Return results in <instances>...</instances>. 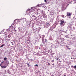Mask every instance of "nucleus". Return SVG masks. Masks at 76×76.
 I'll use <instances>...</instances> for the list:
<instances>
[{
    "mask_svg": "<svg viewBox=\"0 0 76 76\" xmlns=\"http://www.w3.org/2000/svg\"><path fill=\"white\" fill-rule=\"evenodd\" d=\"M8 38H10L11 37H10V35H8Z\"/></svg>",
    "mask_w": 76,
    "mask_h": 76,
    "instance_id": "nucleus-11",
    "label": "nucleus"
},
{
    "mask_svg": "<svg viewBox=\"0 0 76 76\" xmlns=\"http://www.w3.org/2000/svg\"><path fill=\"white\" fill-rule=\"evenodd\" d=\"M35 66H37V67H38V65L37 64H36V65H35Z\"/></svg>",
    "mask_w": 76,
    "mask_h": 76,
    "instance_id": "nucleus-14",
    "label": "nucleus"
},
{
    "mask_svg": "<svg viewBox=\"0 0 76 76\" xmlns=\"http://www.w3.org/2000/svg\"><path fill=\"white\" fill-rule=\"evenodd\" d=\"M4 46V44H2L1 46H0V48H2Z\"/></svg>",
    "mask_w": 76,
    "mask_h": 76,
    "instance_id": "nucleus-7",
    "label": "nucleus"
},
{
    "mask_svg": "<svg viewBox=\"0 0 76 76\" xmlns=\"http://www.w3.org/2000/svg\"><path fill=\"white\" fill-rule=\"evenodd\" d=\"M30 10H31L28 9L27 12H27V13L25 15H30V13H31L29 12V11H30Z\"/></svg>",
    "mask_w": 76,
    "mask_h": 76,
    "instance_id": "nucleus-3",
    "label": "nucleus"
},
{
    "mask_svg": "<svg viewBox=\"0 0 76 76\" xmlns=\"http://www.w3.org/2000/svg\"><path fill=\"white\" fill-rule=\"evenodd\" d=\"M67 16H71V13H68L67 14Z\"/></svg>",
    "mask_w": 76,
    "mask_h": 76,
    "instance_id": "nucleus-6",
    "label": "nucleus"
},
{
    "mask_svg": "<svg viewBox=\"0 0 76 76\" xmlns=\"http://www.w3.org/2000/svg\"><path fill=\"white\" fill-rule=\"evenodd\" d=\"M64 40V39H63Z\"/></svg>",
    "mask_w": 76,
    "mask_h": 76,
    "instance_id": "nucleus-32",
    "label": "nucleus"
},
{
    "mask_svg": "<svg viewBox=\"0 0 76 76\" xmlns=\"http://www.w3.org/2000/svg\"><path fill=\"white\" fill-rule=\"evenodd\" d=\"M14 29H15V28H14Z\"/></svg>",
    "mask_w": 76,
    "mask_h": 76,
    "instance_id": "nucleus-36",
    "label": "nucleus"
},
{
    "mask_svg": "<svg viewBox=\"0 0 76 76\" xmlns=\"http://www.w3.org/2000/svg\"><path fill=\"white\" fill-rule=\"evenodd\" d=\"M53 66H54V64H52Z\"/></svg>",
    "mask_w": 76,
    "mask_h": 76,
    "instance_id": "nucleus-25",
    "label": "nucleus"
},
{
    "mask_svg": "<svg viewBox=\"0 0 76 76\" xmlns=\"http://www.w3.org/2000/svg\"><path fill=\"white\" fill-rule=\"evenodd\" d=\"M15 21H16V20H14V22H15Z\"/></svg>",
    "mask_w": 76,
    "mask_h": 76,
    "instance_id": "nucleus-30",
    "label": "nucleus"
},
{
    "mask_svg": "<svg viewBox=\"0 0 76 76\" xmlns=\"http://www.w3.org/2000/svg\"><path fill=\"white\" fill-rule=\"evenodd\" d=\"M50 37H49V38H50Z\"/></svg>",
    "mask_w": 76,
    "mask_h": 76,
    "instance_id": "nucleus-40",
    "label": "nucleus"
},
{
    "mask_svg": "<svg viewBox=\"0 0 76 76\" xmlns=\"http://www.w3.org/2000/svg\"><path fill=\"white\" fill-rule=\"evenodd\" d=\"M39 72V71H38V72Z\"/></svg>",
    "mask_w": 76,
    "mask_h": 76,
    "instance_id": "nucleus-31",
    "label": "nucleus"
},
{
    "mask_svg": "<svg viewBox=\"0 0 76 76\" xmlns=\"http://www.w3.org/2000/svg\"><path fill=\"white\" fill-rule=\"evenodd\" d=\"M46 1H47L46 0H44L45 2H46Z\"/></svg>",
    "mask_w": 76,
    "mask_h": 76,
    "instance_id": "nucleus-21",
    "label": "nucleus"
},
{
    "mask_svg": "<svg viewBox=\"0 0 76 76\" xmlns=\"http://www.w3.org/2000/svg\"><path fill=\"white\" fill-rule=\"evenodd\" d=\"M42 37H42V39H43L44 38L45 36L44 35H42Z\"/></svg>",
    "mask_w": 76,
    "mask_h": 76,
    "instance_id": "nucleus-9",
    "label": "nucleus"
},
{
    "mask_svg": "<svg viewBox=\"0 0 76 76\" xmlns=\"http://www.w3.org/2000/svg\"><path fill=\"white\" fill-rule=\"evenodd\" d=\"M27 64L28 66H29V63H27Z\"/></svg>",
    "mask_w": 76,
    "mask_h": 76,
    "instance_id": "nucleus-18",
    "label": "nucleus"
},
{
    "mask_svg": "<svg viewBox=\"0 0 76 76\" xmlns=\"http://www.w3.org/2000/svg\"><path fill=\"white\" fill-rule=\"evenodd\" d=\"M31 10H33V8L32 7L31 8Z\"/></svg>",
    "mask_w": 76,
    "mask_h": 76,
    "instance_id": "nucleus-22",
    "label": "nucleus"
},
{
    "mask_svg": "<svg viewBox=\"0 0 76 76\" xmlns=\"http://www.w3.org/2000/svg\"><path fill=\"white\" fill-rule=\"evenodd\" d=\"M50 25V24L49 23H46V24L45 25V26L46 28H48L49 26Z\"/></svg>",
    "mask_w": 76,
    "mask_h": 76,
    "instance_id": "nucleus-4",
    "label": "nucleus"
},
{
    "mask_svg": "<svg viewBox=\"0 0 76 76\" xmlns=\"http://www.w3.org/2000/svg\"><path fill=\"white\" fill-rule=\"evenodd\" d=\"M66 47H67V48H68L69 47V46H66Z\"/></svg>",
    "mask_w": 76,
    "mask_h": 76,
    "instance_id": "nucleus-27",
    "label": "nucleus"
},
{
    "mask_svg": "<svg viewBox=\"0 0 76 76\" xmlns=\"http://www.w3.org/2000/svg\"><path fill=\"white\" fill-rule=\"evenodd\" d=\"M4 61H3L2 62L1 64L2 63H3L4 62Z\"/></svg>",
    "mask_w": 76,
    "mask_h": 76,
    "instance_id": "nucleus-17",
    "label": "nucleus"
},
{
    "mask_svg": "<svg viewBox=\"0 0 76 76\" xmlns=\"http://www.w3.org/2000/svg\"><path fill=\"white\" fill-rule=\"evenodd\" d=\"M45 42H47V39H45Z\"/></svg>",
    "mask_w": 76,
    "mask_h": 76,
    "instance_id": "nucleus-15",
    "label": "nucleus"
},
{
    "mask_svg": "<svg viewBox=\"0 0 76 76\" xmlns=\"http://www.w3.org/2000/svg\"><path fill=\"white\" fill-rule=\"evenodd\" d=\"M48 66H50V63L48 62Z\"/></svg>",
    "mask_w": 76,
    "mask_h": 76,
    "instance_id": "nucleus-10",
    "label": "nucleus"
},
{
    "mask_svg": "<svg viewBox=\"0 0 76 76\" xmlns=\"http://www.w3.org/2000/svg\"><path fill=\"white\" fill-rule=\"evenodd\" d=\"M12 45H13V44H12Z\"/></svg>",
    "mask_w": 76,
    "mask_h": 76,
    "instance_id": "nucleus-39",
    "label": "nucleus"
},
{
    "mask_svg": "<svg viewBox=\"0 0 76 76\" xmlns=\"http://www.w3.org/2000/svg\"><path fill=\"white\" fill-rule=\"evenodd\" d=\"M74 68L75 69H76V65L74 66Z\"/></svg>",
    "mask_w": 76,
    "mask_h": 76,
    "instance_id": "nucleus-16",
    "label": "nucleus"
},
{
    "mask_svg": "<svg viewBox=\"0 0 76 76\" xmlns=\"http://www.w3.org/2000/svg\"><path fill=\"white\" fill-rule=\"evenodd\" d=\"M66 10V8L64 7H63L62 8V10Z\"/></svg>",
    "mask_w": 76,
    "mask_h": 76,
    "instance_id": "nucleus-8",
    "label": "nucleus"
},
{
    "mask_svg": "<svg viewBox=\"0 0 76 76\" xmlns=\"http://www.w3.org/2000/svg\"><path fill=\"white\" fill-rule=\"evenodd\" d=\"M58 30H59V31H60V30H59V29H58Z\"/></svg>",
    "mask_w": 76,
    "mask_h": 76,
    "instance_id": "nucleus-34",
    "label": "nucleus"
},
{
    "mask_svg": "<svg viewBox=\"0 0 76 76\" xmlns=\"http://www.w3.org/2000/svg\"><path fill=\"white\" fill-rule=\"evenodd\" d=\"M30 16L31 18V19H32V20H35L36 19V17H35V16L31 14L30 15Z\"/></svg>",
    "mask_w": 76,
    "mask_h": 76,
    "instance_id": "nucleus-1",
    "label": "nucleus"
},
{
    "mask_svg": "<svg viewBox=\"0 0 76 76\" xmlns=\"http://www.w3.org/2000/svg\"><path fill=\"white\" fill-rule=\"evenodd\" d=\"M0 66L1 67H2V68H6V66H1V64Z\"/></svg>",
    "mask_w": 76,
    "mask_h": 76,
    "instance_id": "nucleus-5",
    "label": "nucleus"
},
{
    "mask_svg": "<svg viewBox=\"0 0 76 76\" xmlns=\"http://www.w3.org/2000/svg\"><path fill=\"white\" fill-rule=\"evenodd\" d=\"M60 25L61 26H63L64 25V20H62L60 21Z\"/></svg>",
    "mask_w": 76,
    "mask_h": 76,
    "instance_id": "nucleus-2",
    "label": "nucleus"
},
{
    "mask_svg": "<svg viewBox=\"0 0 76 76\" xmlns=\"http://www.w3.org/2000/svg\"><path fill=\"white\" fill-rule=\"evenodd\" d=\"M69 50H70V49L69 48Z\"/></svg>",
    "mask_w": 76,
    "mask_h": 76,
    "instance_id": "nucleus-35",
    "label": "nucleus"
},
{
    "mask_svg": "<svg viewBox=\"0 0 76 76\" xmlns=\"http://www.w3.org/2000/svg\"><path fill=\"white\" fill-rule=\"evenodd\" d=\"M54 60H52V61L51 62H52V63H53V62H54Z\"/></svg>",
    "mask_w": 76,
    "mask_h": 76,
    "instance_id": "nucleus-12",
    "label": "nucleus"
},
{
    "mask_svg": "<svg viewBox=\"0 0 76 76\" xmlns=\"http://www.w3.org/2000/svg\"><path fill=\"white\" fill-rule=\"evenodd\" d=\"M25 21H26V20H25Z\"/></svg>",
    "mask_w": 76,
    "mask_h": 76,
    "instance_id": "nucleus-26",
    "label": "nucleus"
},
{
    "mask_svg": "<svg viewBox=\"0 0 76 76\" xmlns=\"http://www.w3.org/2000/svg\"><path fill=\"white\" fill-rule=\"evenodd\" d=\"M58 30H59V31H60V30H59V29H58Z\"/></svg>",
    "mask_w": 76,
    "mask_h": 76,
    "instance_id": "nucleus-33",
    "label": "nucleus"
},
{
    "mask_svg": "<svg viewBox=\"0 0 76 76\" xmlns=\"http://www.w3.org/2000/svg\"><path fill=\"white\" fill-rule=\"evenodd\" d=\"M45 7H46V6Z\"/></svg>",
    "mask_w": 76,
    "mask_h": 76,
    "instance_id": "nucleus-37",
    "label": "nucleus"
},
{
    "mask_svg": "<svg viewBox=\"0 0 76 76\" xmlns=\"http://www.w3.org/2000/svg\"><path fill=\"white\" fill-rule=\"evenodd\" d=\"M62 18H64V15H62Z\"/></svg>",
    "mask_w": 76,
    "mask_h": 76,
    "instance_id": "nucleus-20",
    "label": "nucleus"
},
{
    "mask_svg": "<svg viewBox=\"0 0 76 76\" xmlns=\"http://www.w3.org/2000/svg\"><path fill=\"white\" fill-rule=\"evenodd\" d=\"M41 13H42V12H41Z\"/></svg>",
    "mask_w": 76,
    "mask_h": 76,
    "instance_id": "nucleus-28",
    "label": "nucleus"
},
{
    "mask_svg": "<svg viewBox=\"0 0 76 76\" xmlns=\"http://www.w3.org/2000/svg\"><path fill=\"white\" fill-rule=\"evenodd\" d=\"M71 59H73V58L71 57Z\"/></svg>",
    "mask_w": 76,
    "mask_h": 76,
    "instance_id": "nucleus-24",
    "label": "nucleus"
},
{
    "mask_svg": "<svg viewBox=\"0 0 76 76\" xmlns=\"http://www.w3.org/2000/svg\"><path fill=\"white\" fill-rule=\"evenodd\" d=\"M40 38H41V36H40Z\"/></svg>",
    "mask_w": 76,
    "mask_h": 76,
    "instance_id": "nucleus-23",
    "label": "nucleus"
},
{
    "mask_svg": "<svg viewBox=\"0 0 76 76\" xmlns=\"http://www.w3.org/2000/svg\"><path fill=\"white\" fill-rule=\"evenodd\" d=\"M43 39H44V38H43V39H42V40H43Z\"/></svg>",
    "mask_w": 76,
    "mask_h": 76,
    "instance_id": "nucleus-29",
    "label": "nucleus"
},
{
    "mask_svg": "<svg viewBox=\"0 0 76 76\" xmlns=\"http://www.w3.org/2000/svg\"><path fill=\"white\" fill-rule=\"evenodd\" d=\"M45 7H46V6Z\"/></svg>",
    "mask_w": 76,
    "mask_h": 76,
    "instance_id": "nucleus-38",
    "label": "nucleus"
},
{
    "mask_svg": "<svg viewBox=\"0 0 76 76\" xmlns=\"http://www.w3.org/2000/svg\"><path fill=\"white\" fill-rule=\"evenodd\" d=\"M4 60H7V58H4Z\"/></svg>",
    "mask_w": 76,
    "mask_h": 76,
    "instance_id": "nucleus-13",
    "label": "nucleus"
},
{
    "mask_svg": "<svg viewBox=\"0 0 76 76\" xmlns=\"http://www.w3.org/2000/svg\"><path fill=\"white\" fill-rule=\"evenodd\" d=\"M59 59L58 58H57V59H56V60H58V59Z\"/></svg>",
    "mask_w": 76,
    "mask_h": 76,
    "instance_id": "nucleus-19",
    "label": "nucleus"
}]
</instances>
